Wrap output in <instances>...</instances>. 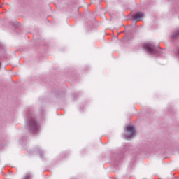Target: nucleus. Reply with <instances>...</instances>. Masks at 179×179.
<instances>
[{
	"label": "nucleus",
	"mask_w": 179,
	"mask_h": 179,
	"mask_svg": "<svg viewBox=\"0 0 179 179\" xmlns=\"http://www.w3.org/2000/svg\"><path fill=\"white\" fill-rule=\"evenodd\" d=\"M0 66H1V63H0Z\"/></svg>",
	"instance_id": "nucleus-5"
},
{
	"label": "nucleus",
	"mask_w": 179,
	"mask_h": 179,
	"mask_svg": "<svg viewBox=\"0 0 179 179\" xmlns=\"http://www.w3.org/2000/svg\"><path fill=\"white\" fill-rule=\"evenodd\" d=\"M143 16H145V15L143 14V13H136V14H134L132 17L134 19V20H136V22H140V20H142V19H143Z\"/></svg>",
	"instance_id": "nucleus-3"
},
{
	"label": "nucleus",
	"mask_w": 179,
	"mask_h": 179,
	"mask_svg": "<svg viewBox=\"0 0 179 179\" xmlns=\"http://www.w3.org/2000/svg\"><path fill=\"white\" fill-rule=\"evenodd\" d=\"M125 131L128 134L127 135V139L132 138V136H134V134H135V128L133 126L126 127Z\"/></svg>",
	"instance_id": "nucleus-1"
},
{
	"label": "nucleus",
	"mask_w": 179,
	"mask_h": 179,
	"mask_svg": "<svg viewBox=\"0 0 179 179\" xmlns=\"http://www.w3.org/2000/svg\"><path fill=\"white\" fill-rule=\"evenodd\" d=\"M144 50H146L150 54H153V50H155V46L150 43H145L143 45Z\"/></svg>",
	"instance_id": "nucleus-2"
},
{
	"label": "nucleus",
	"mask_w": 179,
	"mask_h": 179,
	"mask_svg": "<svg viewBox=\"0 0 179 179\" xmlns=\"http://www.w3.org/2000/svg\"><path fill=\"white\" fill-rule=\"evenodd\" d=\"M29 127L31 129H37V123L34 119H31L29 122Z\"/></svg>",
	"instance_id": "nucleus-4"
}]
</instances>
